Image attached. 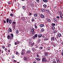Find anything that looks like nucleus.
<instances>
[{
	"label": "nucleus",
	"mask_w": 63,
	"mask_h": 63,
	"mask_svg": "<svg viewBox=\"0 0 63 63\" xmlns=\"http://www.w3.org/2000/svg\"><path fill=\"white\" fill-rule=\"evenodd\" d=\"M42 62L43 63H45V62H47V60L46 59V57H44L42 59Z\"/></svg>",
	"instance_id": "1"
},
{
	"label": "nucleus",
	"mask_w": 63,
	"mask_h": 63,
	"mask_svg": "<svg viewBox=\"0 0 63 63\" xmlns=\"http://www.w3.org/2000/svg\"><path fill=\"white\" fill-rule=\"evenodd\" d=\"M34 29L32 28L31 30V32H32V34H34Z\"/></svg>",
	"instance_id": "2"
},
{
	"label": "nucleus",
	"mask_w": 63,
	"mask_h": 63,
	"mask_svg": "<svg viewBox=\"0 0 63 63\" xmlns=\"http://www.w3.org/2000/svg\"><path fill=\"white\" fill-rule=\"evenodd\" d=\"M40 16L41 17H42V18H44V17H45V16L42 14L40 15Z\"/></svg>",
	"instance_id": "3"
},
{
	"label": "nucleus",
	"mask_w": 63,
	"mask_h": 63,
	"mask_svg": "<svg viewBox=\"0 0 63 63\" xmlns=\"http://www.w3.org/2000/svg\"><path fill=\"white\" fill-rule=\"evenodd\" d=\"M57 35L58 36V37H61V34L59 33H58Z\"/></svg>",
	"instance_id": "4"
},
{
	"label": "nucleus",
	"mask_w": 63,
	"mask_h": 63,
	"mask_svg": "<svg viewBox=\"0 0 63 63\" xmlns=\"http://www.w3.org/2000/svg\"><path fill=\"white\" fill-rule=\"evenodd\" d=\"M21 19L22 20H23V21H24V22H25V18H21Z\"/></svg>",
	"instance_id": "5"
},
{
	"label": "nucleus",
	"mask_w": 63,
	"mask_h": 63,
	"mask_svg": "<svg viewBox=\"0 0 63 63\" xmlns=\"http://www.w3.org/2000/svg\"><path fill=\"white\" fill-rule=\"evenodd\" d=\"M53 63H57L56 62L55 60V59H54L53 60Z\"/></svg>",
	"instance_id": "6"
},
{
	"label": "nucleus",
	"mask_w": 63,
	"mask_h": 63,
	"mask_svg": "<svg viewBox=\"0 0 63 63\" xmlns=\"http://www.w3.org/2000/svg\"><path fill=\"white\" fill-rule=\"evenodd\" d=\"M58 13L60 14V16H61L62 15H63V13H62L61 12L59 11Z\"/></svg>",
	"instance_id": "7"
},
{
	"label": "nucleus",
	"mask_w": 63,
	"mask_h": 63,
	"mask_svg": "<svg viewBox=\"0 0 63 63\" xmlns=\"http://www.w3.org/2000/svg\"><path fill=\"white\" fill-rule=\"evenodd\" d=\"M55 41H57V39H58V37H57V36L55 37Z\"/></svg>",
	"instance_id": "8"
},
{
	"label": "nucleus",
	"mask_w": 63,
	"mask_h": 63,
	"mask_svg": "<svg viewBox=\"0 0 63 63\" xmlns=\"http://www.w3.org/2000/svg\"><path fill=\"white\" fill-rule=\"evenodd\" d=\"M56 60L57 61V63H60V61H59V59H56Z\"/></svg>",
	"instance_id": "9"
},
{
	"label": "nucleus",
	"mask_w": 63,
	"mask_h": 63,
	"mask_svg": "<svg viewBox=\"0 0 63 63\" xmlns=\"http://www.w3.org/2000/svg\"><path fill=\"white\" fill-rule=\"evenodd\" d=\"M42 34H41L38 35V37L39 38H41L42 37Z\"/></svg>",
	"instance_id": "10"
},
{
	"label": "nucleus",
	"mask_w": 63,
	"mask_h": 63,
	"mask_svg": "<svg viewBox=\"0 0 63 63\" xmlns=\"http://www.w3.org/2000/svg\"><path fill=\"white\" fill-rule=\"evenodd\" d=\"M9 22L10 24H11L12 22V21L11 19H9Z\"/></svg>",
	"instance_id": "11"
},
{
	"label": "nucleus",
	"mask_w": 63,
	"mask_h": 63,
	"mask_svg": "<svg viewBox=\"0 0 63 63\" xmlns=\"http://www.w3.org/2000/svg\"><path fill=\"white\" fill-rule=\"evenodd\" d=\"M35 59L36 60H37V61H40L41 60V59L38 58H35Z\"/></svg>",
	"instance_id": "12"
},
{
	"label": "nucleus",
	"mask_w": 63,
	"mask_h": 63,
	"mask_svg": "<svg viewBox=\"0 0 63 63\" xmlns=\"http://www.w3.org/2000/svg\"><path fill=\"white\" fill-rule=\"evenodd\" d=\"M34 45V44L33 43H31V44H30V47H32L33 45Z\"/></svg>",
	"instance_id": "13"
},
{
	"label": "nucleus",
	"mask_w": 63,
	"mask_h": 63,
	"mask_svg": "<svg viewBox=\"0 0 63 63\" xmlns=\"http://www.w3.org/2000/svg\"><path fill=\"white\" fill-rule=\"evenodd\" d=\"M41 11L42 12H44L45 11V9H41Z\"/></svg>",
	"instance_id": "14"
},
{
	"label": "nucleus",
	"mask_w": 63,
	"mask_h": 63,
	"mask_svg": "<svg viewBox=\"0 0 63 63\" xmlns=\"http://www.w3.org/2000/svg\"><path fill=\"white\" fill-rule=\"evenodd\" d=\"M44 26V25L43 24H41L40 25V27H43Z\"/></svg>",
	"instance_id": "15"
},
{
	"label": "nucleus",
	"mask_w": 63,
	"mask_h": 63,
	"mask_svg": "<svg viewBox=\"0 0 63 63\" xmlns=\"http://www.w3.org/2000/svg\"><path fill=\"white\" fill-rule=\"evenodd\" d=\"M47 20L48 22H50L51 21L50 19H49L48 18H47Z\"/></svg>",
	"instance_id": "16"
},
{
	"label": "nucleus",
	"mask_w": 63,
	"mask_h": 63,
	"mask_svg": "<svg viewBox=\"0 0 63 63\" xmlns=\"http://www.w3.org/2000/svg\"><path fill=\"white\" fill-rule=\"evenodd\" d=\"M24 59L25 60H28V59L26 57H25L24 58Z\"/></svg>",
	"instance_id": "17"
},
{
	"label": "nucleus",
	"mask_w": 63,
	"mask_h": 63,
	"mask_svg": "<svg viewBox=\"0 0 63 63\" xmlns=\"http://www.w3.org/2000/svg\"><path fill=\"white\" fill-rule=\"evenodd\" d=\"M43 1L44 2L47 3V2H48V0H43Z\"/></svg>",
	"instance_id": "18"
},
{
	"label": "nucleus",
	"mask_w": 63,
	"mask_h": 63,
	"mask_svg": "<svg viewBox=\"0 0 63 63\" xmlns=\"http://www.w3.org/2000/svg\"><path fill=\"white\" fill-rule=\"evenodd\" d=\"M51 39L53 41H55V39H54V37H51Z\"/></svg>",
	"instance_id": "19"
},
{
	"label": "nucleus",
	"mask_w": 63,
	"mask_h": 63,
	"mask_svg": "<svg viewBox=\"0 0 63 63\" xmlns=\"http://www.w3.org/2000/svg\"><path fill=\"white\" fill-rule=\"evenodd\" d=\"M9 32H11L12 31V29H10V28H9Z\"/></svg>",
	"instance_id": "20"
},
{
	"label": "nucleus",
	"mask_w": 63,
	"mask_h": 63,
	"mask_svg": "<svg viewBox=\"0 0 63 63\" xmlns=\"http://www.w3.org/2000/svg\"><path fill=\"white\" fill-rule=\"evenodd\" d=\"M53 19L56 22H57V20L56 18H54Z\"/></svg>",
	"instance_id": "21"
},
{
	"label": "nucleus",
	"mask_w": 63,
	"mask_h": 63,
	"mask_svg": "<svg viewBox=\"0 0 63 63\" xmlns=\"http://www.w3.org/2000/svg\"><path fill=\"white\" fill-rule=\"evenodd\" d=\"M41 41V39H39L37 41V42L38 43H40V42Z\"/></svg>",
	"instance_id": "22"
},
{
	"label": "nucleus",
	"mask_w": 63,
	"mask_h": 63,
	"mask_svg": "<svg viewBox=\"0 0 63 63\" xmlns=\"http://www.w3.org/2000/svg\"><path fill=\"white\" fill-rule=\"evenodd\" d=\"M52 26H55V24L53 23L52 24Z\"/></svg>",
	"instance_id": "23"
},
{
	"label": "nucleus",
	"mask_w": 63,
	"mask_h": 63,
	"mask_svg": "<svg viewBox=\"0 0 63 63\" xmlns=\"http://www.w3.org/2000/svg\"><path fill=\"white\" fill-rule=\"evenodd\" d=\"M6 22L7 23H8L9 22V18H7L6 19Z\"/></svg>",
	"instance_id": "24"
},
{
	"label": "nucleus",
	"mask_w": 63,
	"mask_h": 63,
	"mask_svg": "<svg viewBox=\"0 0 63 63\" xmlns=\"http://www.w3.org/2000/svg\"><path fill=\"white\" fill-rule=\"evenodd\" d=\"M52 30H54L55 28V27L54 26H52Z\"/></svg>",
	"instance_id": "25"
},
{
	"label": "nucleus",
	"mask_w": 63,
	"mask_h": 63,
	"mask_svg": "<svg viewBox=\"0 0 63 63\" xmlns=\"http://www.w3.org/2000/svg\"><path fill=\"white\" fill-rule=\"evenodd\" d=\"M47 49L48 50H49L50 49V47H48L47 48Z\"/></svg>",
	"instance_id": "26"
},
{
	"label": "nucleus",
	"mask_w": 63,
	"mask_h": 63,
	"mask_svg": "<svg viewBox=\"0 0 63 63\" xmlns=\"http://www.w3.org/2000/svg\"><path fill=\"white\" fill-rule=\"evenodd\" d=\"M43 6L45 8H46L47 7V5L46 4H44L43 5Z\"/></svg>",
	"instance_id": "27"
},
{
	"label": "nucleus",
	"mask_w": 63,
	"mask_h": 63,
	"mask_svg": "<svg viewBox=\"0 0 63 63\" xmlns=\"http://www.w3.org/2000/svg\"><path fill=\"white\" fill-rule=\"evenodd\" d=\"M31 52V51H28L27 52V53H30Z\"/></svg>",
	"instance_id": "28"
},
{
	"label": "nucleus",
	"mask_w": 63,
	"mask_h": 63,
	"mask_svg": "<svg viewBox=\"0 0 63 63\" xmlns=\"http://www.w3.org/2000/svg\"><path fill=\"white\" fill-rule=\"evenodd\" d=\"M10 38V35H8V36H7V38L8 39H9Z\"/></svg>",
	"instance_id": "29"
},
{
	"label": "nucleus",
	"mask_w": 63,
	"mask_h": 63,
	"mask_svg": "<svg viewBox=\"0 0 63 63\" xmlns=\"http://www.w3.org/2000/svg\"><path fill=\"white\" fill-rule=\"evenodd\" d=\"M57 32V31L56 30L54 32H53V33H55Z\"/></svg>",
	"instance_id": "30"
},
{
	"label": "nucleus",
	"mask_w": 63,
	"mask_h": 63,
	"mask_svg": "<svg viewBox=\"0 0 63 63\" xmlns=\"http://www.w3.org/2000/svg\"><path fill=\"white\" fill-rule=\"evenodd\" d=\"M34 16H38V15H37V14H34Z\"/></svg>",
	"instance_id": "31"
},
{
	"label": "nucleus",
	"mask_w": 63,
	"mask_h": 63,
	"mask_svg": "<svg viewBox=\"0 0 63 63\" xmlns=\"http://www.w3.org/2000/svg\"><path fill=\"white\" fill-rule=\"evenodd\" d=\"M45 56H47V53H45Z\"/></svg>",
	"instance_id": "32"
},
{
	"label": "nucleus",
	"mask_w": 63,
	"mask_h": 63,
	"mask_svg": "<svg viewBox=\"0 0 63 63\" xmlns=\"http://www.w3.org/2000/svg\"><path fill=\"white\" fill-rule=\"evenodd\" d=\"M37 34H35L34 36L35 37V38H37Z\"/></svg>",
	"instance_id": "33"
},
{
	"label": "nucleus",
	"mask_w": 63,
	"mask_h": 63,
	"mask_svg": "<svg viewBox=\"0 0 63 63\" xmlns=\"http://www.w3.org/2000/svg\"><path fill=\"white\" fill-rule=\"evenodd\" d=\"M4 50L5 51H8V50H7V48H5V49Z\"/></svg>",
	"instance_id": "34"
},
{
	"label": "nucleus",
	"mask_w": 63,
	"mask_h": 63,
	"mask_svg": "<svg viewBox=\"0 0 63 63\" xmlns=\"http://www.w3.org/2000/svg\"><path fill=\"white\" fill-rule=\"evenodd\" d=\"M44 31V30L43 29H41V31L42 32H43Z\"/></svg>",
	"instance_id": "35"
},
{
	"label": "nucleus",
	"mask_w": 63,
	"mask_h": 63,
	"mask_svg": "<svg viewBox=\"0 0 63 63\" xmlns=\"http://www.w3.org/2000/svg\"><path fill=\"white\" fill-rule=\"evenodd\" d=\"M21 54L22 55H24V52H22Z\"/></svg>",
	"instance_id": "36"
},
{
	"label": "nucleus",
	"mask_w": 63,
	"mask_h": 63,
	"mask_svg": "<svg viewBox=\"0 0 63 63\" xmlns=\"http://www.w3.org/2000/svg\"><path fill=\"white\" fill-rule=\"evenodd\" d=\"M8 47H10V46H11V45L10 44H9L8 45Z\"/></svg>",
	"instance_id": "37"
},
{
	"label": "nucleus",
	"mask_w": 63,
	"mask_h": 63,
	"mask_svg": "<svg viewBox=\"0 0 63 63\" xmlns=\"http://www.w3.org/2000/svg\"><path fill=\"white\" fill-rule=\"evenodd\" d=\"M16 33L17 34V33H18V31L17 30L16 31Z\"/></svg>",
	"instance_id": "38"
},
{
	"label": "nucleus",
	"mask_w": 63,
	"mask_h": 63,
	"mask_svg": "<svg viewBox=\"0 0 63 63\" xmlns=\"http://www.w3.org/2000/svg\"><path fill=\"white\" fill-rule=\"evenodd\" d=\"M23 9H24V10L25 9V7L24 6H23Z\"/></svg>",
	"instance_id": "39"
},
{
	"label": "nucleus",
	"mask_w": 63,
	"mask_h": 63,
	"mask_svg": "<svg viewBox=\"0 0 63 63\" xmlns=\"http://www.w3.org/2000/svg\"><path fill=\"white\" fill-rule=\"evenodd\" d=\"M34 26L35 28L36 29L37 28V25H36V24H35Z\"/></svg>",
	"instance_id": "40"
},
{
	"label": "nucleus",
	"mask_w": 63,
	"mask_h": 63,
	"mask_svg": "<svg viewBox=\"0 0 63 63\" xmlns=\"http://www.w3.org/2000/svg\"><path fill=\"white\" fill-rule=\"evenodd\" d=\"M46 12H47V13H48L49 12V10H46Z\"/></svg>",
	"instance_id": "41"
},
{
	"label": "nucleus",
	"mask_w": 63,
	"mask_h": 63,
	"mask_svg": "<svg viewBox=\"0 0 63 63\" xmlns=\"http://www.w3.org/2000/svg\"><path fill=\"white\" fill-rule=\"evenodd\" d=\"M11 35L12 36V37H13H13H14V35H13V34L12 33L11 34Z\"/></svg>",
	"instance_id": "42"
},
{
	"label": "nucleus",
	"mask_w": 63,
	"mask_h": 63,
	"mask_svg": "<svg viewBox=\"0 0 63 63\" xmlns=\"http://www.w3.org/2000/svg\"><path fill=\"white\" fill-rule=\"evenodd\" d=\"M25 49H23L22 50V52H25Z\"/></svg>",
	"instance_id": "43"
},
{
	"label": "nucleus",
	"mask_w": 63,
	"mask_h": 63,
	"mask_svg": "<svg viewBox=\"0 0 63 63\" xmlns=\"http://www.w3.org/2000/svg\"><path fill=\"white\" fill-rule=\"evenodd\" d=\"M10 15L11 16H13V14H10Z\"/></svg>",
	"instance_id": "44"
},
{
	"label": "nucleus",
	"mask_w": 63,
	"mask_h": 63,
	"mask_svg": "<svg viewBox=\"0 0 63 63\" xmlns=\"http://www.w3.org/2000/svg\"><path fill=\"white\" fill-rule=\"evenodd\" d=\"M19 43H20V42L18 41H17V43L18 44H19Z\"/></svg>",
	"instance_id": "45"
},
{
	"label": "nucleus",
	"mask_w": 63,
	"mask_h": 63,
	"mask_svg": "<svg viewBox=\"0 0 63 63\" xmlns=\"http://www.w3.org/2000/svg\"><path fill=\"white\" fill-rule=\"evenodd\" d=\"M36 1L38 3H39V0H36Z\"/></svg>",
	"instance_id": "46"
},
{
	"label": "nucleus",
	"mask_w": 63,
	"mask_h": 63,
	"mask_svg": "<svg viewBox=\"0 0 63 63\" xmlns=\"http://www.w3.org/2000/svg\"><path fill=\"white\" fill-rule=\"evenodd\" d=\"M60 18V17L59 16H57L56 17V18Z\"/></svg>",
	"instance_id": "47"
},
{
	"label": "nucleus",
	"mask_w": 63,
	"mask_h": 63,
	"mask_svg": "<svg viewBox=\"0 0 63 63\" xmlns=\"http://www.w3.org/2000/svg\"><path fill=\"white\" fill-rule=\"evenodd\" d=\"M37 57L38 58H39V55L38 54H37Z\"/></svg>",
	"instance_id": "48"
},
{
	"label": "nucleus",
	"mask_w": 63,
	"mask_h": 63,
	"mask_svg": "<svg viewBox=\"0 0 63 63\" xmlns=\"http://www.w3.org/2000/svg\"><path fill=\"white\" fill-rule=\"evenodd\" d=\"M61 54L62 55V56H63V52H62Z\"/></svg>",
	"instance_id": "49"
},
{
	"label": "nucleus",
	"mask_w": 63,
	"mask_h": 63,
	"mask_svg": "<svg viewBox=\"0 0 63 63\" xmlns=\"http://www.w3.org/2000/svg\"><path fill=\"white\" fill-rule=\"evenodd\" d=\"M3 22L5 24V23H6V22L5 21H4Z\"/></svg>",
	"instance_id": "50"
},
{
	"label": "nucleus",
	"mask_w": 63,
	"mask_h": 63,
	"mask_svg": "<svg viewBox=\"0 0 63 63\" xmlns=\"http://www.w3.org/2000/svg\"><path fill=\"white\" fill-rule=\"evenodd\" d=\"M10 40H12V37H10Z\"/></svg>",
	"instance_id": "51"
},
{
	"label": "nucleus",
	"mask_w": 63,
	"mask_h": 63,
	"mask_svg": "<svg viewBox=\"0 0 63 63\" xmlns=\"http://www.w3.org/2000/svg\"><path fill=\"white\" fill-rule=\"evenodd\" d=\"M35 38H36V37H35V36H34L33 37V39H35Z\"/></svg>",
	"instance_id": "52"
},
{
	"label": "nucleus",
	"mask_w": 63,
	"mask_h": 63,
	"mask_svg": "<svg viewBox=\"0 0 63 63\" xmlns=\"http://www.w3.org/2000/svg\"><path fill=\"white\" fill-rule=\"evenodd\" d=\"M32 15V14L31 13H30V16H31Z\"/></svg>",
	"instance_id": "53"
},
{
	"label": "nucleus",
	"mask_w": 63,
	"mask_h": 63,
	"mask_svg": "<svg viewBox=\"0 0 63 63\" xmlns=\"http://www.w3.org/2000/svg\"><path fill=\"white\" fill-rule=\"evenodd\" d=\"M13 24H15V23H16V22H13Z\"/></svg>",
	"instance_id": "54"
},
{
	"label": "nucleus",
	"mask_w": 63,
	"mask_h": 63,
	"mask_svg": "<svg viewBox=\"0 0 63 63\" xmlns=\"http://www.w3.org/2000/svg\"><path fill=\"white\" fill-rule=\"evenodd\" d=\"M60 16H60V17H61V18H63V17L62 16H61V15Z\"/></svg>",
	"instance_id": "55"
},
{
	"label": "nucleus",
	"mask_w": 63,
	"mask_h": 63,
	"mask_svg": "<svg viewBox=\"0 0 63 63\" xmlns=\"http://www.w3.org/2000/svg\"><path fill=\"white\" fill-rule=\"evenodd\" d=\"M34 21V19H33L32 20V21L33 22V21Z\"/></svg>",
	"instance_id": "56"
},
{
	"label": "nucleus",
	"mask_w": 63,
	"mask_h": 63,
	"mask_svg": "<svg viewBox=\"0 0 63 63\" xmlns=\"http://www.w3.org/2000/svg\"><path fill=\"white\" fill-rule=\"evenodd\" d=\"M42 37H43V38H45V36L44 35H42Z\"/></svg>",
	"instance_id": "57"
},
{
	"label": "nucleus",
	"mask_w": 63,
	"mask_h": 63,
	"mask_svg": "<svg viewBox=\"0 0 63 63\" xmlns=\"http://www.w3.org/2000/svg\"><path fill=\"white\" fill-rule=\"evenodd\" d=\"M15 45H16L17 44L16 43V42L15 43Z\"/></svg>",
	"instance_id": "58"
},
{
	"label": "nucleus",
	"mask_w": 63,
	"mask_h": 63,
	"mask_svg": "<svg viewBox=\"0 0 63 63\" xmlns=\"http://www.w3.org/2000/svg\"><path fill=\"white\" fill-rule=\"evenodd\" d=\"M45 40H48V39H45Z\"/></svg>",
	"instance_id": "59"
},
{
	"label": "nucleus",
	"mask_w": 63,
	"mask_h": 63,
	"mask_svg": "<svg viewBox=\"0 0 63 63\" xmlns=\"http://www.w3.org/2000/svg\"><path fill=\"white\" fill-rule=\"evenodd\" d=\"M40 49H42V48H43V47H40Z\"/></svg>",
	"instance_id": "60"
},
{
	"label": "nucleus",
	"mask_w": 63,
	"mask_h": 63,
	"mask_svg": "<svg viewBox=\"0 0 63 63\" xmlns=\"http://www.w3.org/2000/svg\"><path fill=\"white\" fill-rule=\"evenodd\" d=\"M33 63H36V62H35V61H34L33 62Z\"/></svg>",
	"instance_id": "61"
},
{
	"label": "nucleus",
	"mask_w": 63,
	"mask_h": 63,
	"mask_svg": "<svg viewBox=\"0 0 63 63\" xmlns=\"http://www.w3.org/2000/svg\"><path fill=\"white\" fill-rule=\"evenodd\" d=\"M5 47H4V46H3V47H2V48H5Z\"/></svg>",
	"instance_id": "62"
},
{
	"label": "nucleus",
	"mask_w": 63,
	"mask_h": 63,
	"mask_svg": "<svg viewBox=\"0 0 63 63\" xmlns=\"http://www.w3.org/2000/svg\"><path fill=\"white\" fill-rule=\"evenodd\" d=\"M16 54H18V53L17 52H16Z\"/></svg>",
	"instance_id": "63"
},
{
	"label": "nucleus",
	"mask_w": 63,
	"mask_h": 63,
	"mask_svg": "<svg viewBox=\"0 0 63 63\" xmlns=\"http://www.w3.org/2000/svg\"><path fill=\"white\" fill-rule=\"evenodd\" d=\"M11 11H12V12H13V11H14V10H13V9H12V10H11Z\"/></svg>",
	"instance_id": "64"
}]
</instances>
